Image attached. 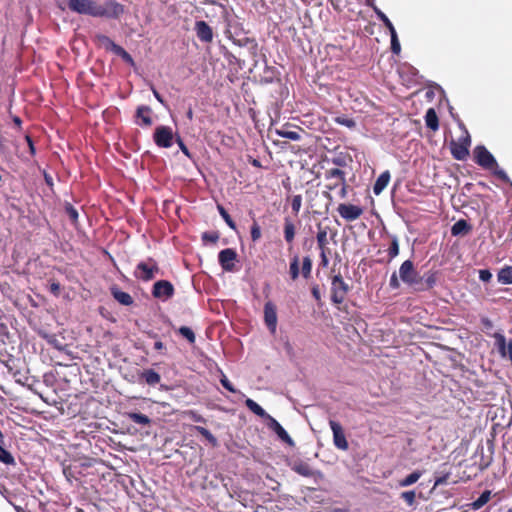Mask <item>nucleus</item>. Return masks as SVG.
<instances>
[{"instance_id":"7ed1b4c3","label":"nucleus","mask_w":512,"mask_h":512,"mask_svg":"<svg viewBox=\"0 0 512 512\" xmlns=\"http://www.w3.org/2000/svg\"><path fill=\"white\" fill-rule=\"evenodd\" d=\"M67 5L72 12L98 18L97 0H68Z\"/></svg>"},{"instance_id":"aec40b11","label":"nucleus","mask_w":512,"mask_h":512,"mask_svg":"<svg viewBox=\"0 0 512 512\" xmlns=\"http://www.w3.org/2000/svg\"><path fill=\"white\" fill-rule=\"evenodd\" d=\"M390 180V174L388 171H385L380 174L379 177L375 180L373 185V193L377 196L383 192V190L387 187Z\"/></svg>"},{"instance_id":"412c9836","label":"nucleus","mask_w":512,"mask_h":512,"mask_svg":"<svg viewBox=\"0 0 512 512\" xmlns=\"http://www.w3.org/2000/svg\"><path fill=\"white\" fill-rule=\"evenodd\" d=\"M111 293L115 300L124 306H131L133 304V298L130 294L119 290L117 287L111 289Z\"/></svg>"},{"instance_id":"20e7f679","label":"nucleus","mask_w":512,"mask_h":512,"mask_svg":"<svg viewBox=\"0 0 512 512\" xmlns=\"http://www.w3.org/2000/svg\"><path fill=\"white\" fill-rule=\"evenodd\" d=\"M158 272L159 267L157 262L153 258H148L136 265L134 276L142 281H150L156 277Z\"/></svg>"},{"instance_id":"3c124183","label":"nucleus","mask_w":512,"mask_h":512,"mask_svg":"<svg viewBox=\"0 0 512 512\" xmlns=\"http://www.w3.org/2000/svg\"><path fill=\"white\" fill-rule=\"evenodd\" d=\"M250 236H252L253 241H257L260 238L261 231L257 224H254L252 229H250Z\"/></svg>"},{"instance_id":"9b49d317","label":"nucleus","mask_w":512,"mask_h":512,"mask_svg":"<svg viewBox=\"0 0 512 512\" xmlns=\"http://www.w3.org/2000/svg\"><path fill=\"white\" fill-rule=\"evenodd\" d=\"M325 178L329 183L326 188L329 190H333L339 188L341 184L346 182L345 173L339 168H329L325 172Z\"/></svg>"},{"instance_id":"9d476101","label":"nucleus","mask_w":512,"mask_h":512,"mask_svg":"<svg viewBox=\"0 0 512 512\" xmlns=\"http://www.w3.org/2000/svg\"><path fill=\"white\" fill-rule=\"evenodd\" d=\"M338 213L346 221L352 222L363 214V209L355 204L341 203L338 206Z\"/></svg>"},{"instance_id":"69168bd1","label":"nucleus","mask_w":512,"mask_h":512,"mask_svg":"<svg viewBox=\"0 0 512 512\" xmlns=\"http://www.w3.org/2000/svg\"><path fill=\"white\" fill-rule=\"evenodd\" d=\"M154 347L157 350H162L164 348V344L161 341H156Z\"/></svg>"},{"instance_id":"cd10ccee","label":"nucleus","mask_w":512,"mask_h":512,"mask_svg":"<svg viewBox=\"0 0 512 512\" xmlns=\"http://www.w3.org/2000/svg\"><path fill=\"white\" fill-rule=\"evenodd\" d=\"M296 228L291 219L286 217L284 220V238L285 241L291 243L295 239Z\"/></svg>"},{"instance_id":"4c0bfd02","label":"nucleus","mask_w":512,"mask_h":512,"mask_svg":"<svg viewBox=\"0 0 512 512\" xmlns=\"http://www.w3.org/2000/svg\"><path fill=\"white\" fill-rule=\"evenodd\" d=\"M0 462H2L5 465H14L15 464V459H14V456L12 455V453L9 452L8 450L4 449L1 445H0Z\"/></svg>"},{"instance_id":"a18cd8bd","label":"nucleus","mask_w":512,"mask_h":512,"mask_svg":"<svg viewBox=\"0 0 512 512\" xmlns=\"http://www.w3.org/2000/svg\"><path fill=\"white\" fill-rule=\"evenodd\" d=\"M302 204V197L301 195H295L292 197L291 200V209L294 211L295 214H298L301 208Z\"/></svg>"},{"instance_id":"6ab92c4d","label":"nucleus","mask_w":512,"mask_h":512,"mask_svg":"<svg viewBox=\"0 0 512 512\" xmlns=\"http://www.w3.org/2000/svg\"><path fill=\"white\" fill-rule=\"evenodd\" d=\"M418 281H420V283L413 288L416 291H427L435 285L437 278L435 277V273L428 272L424 275V277H419Z\"/></svg>"},{"instance_id":"f257e3e1","label":"nucleus","mask_w":512,"mask_h":512,"mask_svg":"<svg viewBox=\"0 0 512 512\" xmlns=\"http://www.w3.org/2000/svg\"><path fill=\"white\" fill-rule=\"evenodd\" d=\"M474 162L485 170L490 171L503 182L512 184L510 177L501 169L494 155L482 145L476 146L473 150Z\"/></svg>"},{"instance_id":"a878e982","label":"nucleus","mask_w":512,"mask_h":512,"mask_svg":"<svg viewBox=\"0 0 512 512\" xmlns=\"http://www.w3.org/2000/svg\"><path fill=\"white\" fill-rule=\"evenodd\" d=\"M95 39L96 43L107 51L115 52V50L119 46L116 43H114V41H112L108 36L103 34L96 35Z\"/></svg>"},{"instance_id":"b1692460","label":"nucleus","mask_w":512,"mask_h":512,"mask_svg":"<svg viewBox=\"0 0 512 512\" xmlns=\"http://www.w3.org/2000/svg\"><path fill=\"white\" fill-rule=\"evenodd\" d=\"M245 405L248 409H250L254 414L257 416L269 420V417H272L270 414H268L264 409L255 401L252 399H246Z\"/></svg>"},{"instance_id":"ea45409f","label":"nucleus","mask_w":512,"mask_h":512,"mask_svg":"<svg viewBox=\"0 0 512 512\" xmlns=\"http://www.w3.org/2000/svg\"><path fill=\"white\" fill-rule=\"evenodd\" d=\"M178 333L185 337L190 344L195 342V333L187 326H182L178 329Z\"/></svg>"},{"instance_id":"bb28decb","label":"nucleus","mask_w":512,"mask_h":512,"mask_svg":"<svg viewBox=\"0 0 512 512\" xmlns=\"http://www.w3.org/2000/svg\"><path fill=\"white\" fill-rule=\"evenodd\" d=\"M318 232L316 235L317 245L319 250H325L328 244V228L322 227L320 224L317 225Z\"/></svg>"},{"instance_id":"603ef678","label":"nucleus","mask_w":512,"mask_h":512,"mask_svg":"<svg viewBox=\"0 0 512 512\" xmlns=\"http://www.w3.org/2000/svg\"><path fill=\"white\" fill-rule=\"evenodd\" d=\"M190 416H191V419L194 421V422H199V423H204L205 422V419L203 418L202 415H200L199 413L197 412H190Z\"/></svg>"},{"instance_id":"393cba45","label":"nucleus","mask_w":512,"mask_h":512,"mask_svg":"<svg viewBox=\"0 0 512 512\" xmlns=\"http://www.w3.org/2000/svg\"><path fill=\"white\" fill-rule=\"evenodd\" d=\"M471 226L465 219H459L451 228L453 236L465 235L470 232Z\"/></svg>"},{"instance_id":"a19ab883","label":"nucleus","mask_w":512,"mask_h":512,"mask_svg":"<svg viewBox=\"0 0 512 512\" xmlns=\"http://www.w3.org/2000/svg\"><path fill=\"white\" fill-rule=\"evenodd\" d=\"M276 133L278 136L280 137H286L290 140H294V141H297V140H300L301 139V136L298 132L296 131H291V130H276Z\"/></svg>"},{"instance_id":"052dcab7","label":"nucleus","mask_w":512,"mask_h":512,"mask_svg":"<svg viewBox=\"0 0 512 512\" xmlns=\"http://www.w3.org/2000/svg\"><path fill=\"white\" fill-rule=\"evenodd\" d=\"M331 162L337 166H343L345 164V161L341 157H336L331 160Z\"/></svg>"},{"instance_id":"49530a36","label":"nucleus","mask_w":512,"mask_h":512,"mask_svg":"<svg viewBox=\"0 0 512 512\" xmlns=\"http://www.w3.org/2000/svg\"><path fill=\"white\" fill-rule=\"evenodd\" d=\"M415 492L414 491H408L401 493V498L404 500L405 503L409 505H414L415 503Z\"/></svg>"},{"instance_id":"338daca9","label":"nucleus","mask_w":512,"mask_h":512,"mask_svg":"<svg viewBox=\"0 0 512 512\" xmlns=\"http://www.w3.org/2000/svg\"><path fill=\"white\" fill-rule=\"evenodd\" d=\"M153 94H154L155 98H156L160 103H163V99H162L161 95L158 93V91H156L155 89H153Z\"/></svg>"},{"instance_id":"13d9d810","label":"nucleus","mask_w":512,"mask_h":512,"mask_svg":"<svg viewBox=\"0 0 512 512\" xmlns=\"http://www.w3.org/2000/svg\"><path fill=\"white\" fill-rule=\"evenodd\" d=\"M340 188V191H339V195L342 199H344L346 197V194H347V187H346V182L344 184H341L339 186Z\"/></svg>"},{"instance_id":"72a5a7b5","label":"nucleus","mask_w":512,"mask_h":512,"mask_svg":"<svg viewBox=\"0 0 512 512\" xmlns=\"http://www.w3.org/2000/svg\"><path fill=\"white\" fill-rule=\"evenodd\" d=\"M390 246L387 250L389 261L393 260L395 257L399 255V240L397 236H391Z\"/></svg>"},{"instance_id":"09e8293b","label":"nucleus","mask_w":512,"mask_h":512,"mask_svg":"<svg viewBox=\"0 0 512 512\" xmlns=\"http://www.w3.org/2000/svg\"><path fill=\"white\" fill-rule=\"evenodd\" d=\"M220 383H221L222 387L225 388L226 390H228L232 393L236 392L235 388L231 385L230 381L228 380V378L225 375H222V377L220 379Z\"/></svg>"},{"instance_id":"5fc2aeb1","label":"nucleus","mask_w":512,"mask_h":512,"mask_svg":"<svg viewBox=\"0 0 512 512\" xmlns=\"http://www.w3.org/2000/svg\"><path fill=\"white\" fill-rule=\"evenodd\" d=\"M312 295L313 297L315 298L316 301H320V298H321V294H320V290H319V287L318 285H314L312 287Z\"/></svg>"},{"instance_id":"2eb2a0df","label":"nucleus","mask_w":512,"mask_h":512,"mask_svg":"<svg viewBox=\"0 0 512 512\" xmlns=\"http://www.w3.org/2000/svg\"><path fill=\"white\" fill-rule=\"evenodd\" d=\"M264 322H266L268 329L272 334L276 332L277 315L276 308L272 302H267L264 305Z\"/></svg>"},{"instance_id":"bf43d9fd","label":"nucleus","mask_w":512,"mask_h":512,"mask_svg":"<svg viewBox=\"0 0 512 512\" xmlns=\"http://www.w3.org/2000/svg\"><path fill=\"white\" fill-rule=\"evenodd\" d=\"M320 258H322V264L323 266H327L328 265V257L325 253V250H320Z\"/></svg>"},{"instance_id":"c9c22d12","label":"nucleus","mask_w":512,"mask_h":512,"mask_svg":"<svg viewBox=\"0 0 512 512\" xmlns=\"http://www.w3.org/2000/svg\"><path fill=\"white\" fill-rule=\"evenodd\" d=\"M194 431H197L202 437H204L213 446L217 445V438L212 433L209 432V429H206L203 426H196V427H194Z\"/></svg>"},{"instance_id":"0e129e2a","label":"nucleus","mask_w":512,"mask_h":512,"mask_svg":"<svg viewBox=\"0 0 512 512\" xmlns=\"http://www.w3.org/2000/svg\"><path fill=\"white\" fill-rule=\"evenodd\" d=\"M126 51L121 47V46H118L117 49L115 50V54L122 57V55L125 53Z\"/></svg>"},{"instance_id":"37998d69","label":"nucleus","mask_w":512,"mask_h":512,"mask_svg":"<svg viewBox=\"0 0 512 512\" xmlns=\"http://www.w3.org/2000/svg\"><path fill=\"white\" fill-rule=\"evenodd\" d=\"M218 212H219V215H221L222 219L225 220L227 225L229 227H231L232 229H235V223L231 219V217L228 214V212L226 211V209L224 207H222L221 205H218Z\"/></svg>"},{"instance_id":"6e6d98bb","label":"nucleus","mask_w":512,"mask_h":512,"mask_svg":"<svg viewBox=\"0 0 512 512\" xmlns=\"http://www.w3.org/2000/svg\"><path fill=\"white\" fill-rule=\"evenodd\" d=\"M59 291H60V284L57 282H52L50 284V292L53 293L54 295H58Z\"/></svg>"},{"instance_id":"f704fd0d","label":"nucleus","mask_w":512,"mask_h":512,"mask_svg":"<svg viewBox=\"0 0 512 512\" xmlns=\"http://www.w3.org/2000/svg\"><path fill=\"white\" fill-rule=\"evenodd\" d=\"M312 267H313V263H312V259L310 258V256L303 257L301 274L304 279L310 278L311 272H312Z\"/></svg>"},{"instance_id":"ddd939ff","label":"nucleus","mask_w":512,"mask_h":512,"mask_svg":"<svg viewBox=\"0 0 512 512\" xmlns=\"http://www.w3.org/2000/svg\"><path fill=\"white\" fill-rule=\"evenodd\" d=\"M235 259H236V253L231 248L221 250L218 254V261H219L221 268L228 272H231L234 270Z\"/></svg>"},{"instance_id":"4d7b16f0","label":"nucleus","mask_w":512,"mask_h":512,"mask_svg":"<svg viewBox=\"0 0 512 512\" xmlns=\"http://www.w3.org/2000/svg\"><path fill=\"white\" fill-rule=\"evenodd\" d=\"M334 119L338 124L345 125L348 127L351 126V124H352L351 121L346 118L335 117Z\"/></svg>"},{"instance_id":"423d86ee","label":"nucleus","mask_w":512,"mask_h":512,"mask_svg":"<svg viewBox=\"0 0 512 512\" xmlns=\"http://www.w3.org/2000/svg\"><path fill=\"white\" fill-rule=\"evenodd\" d=\"M124 13V6L115 0H106L98 5V17L118 19Z\"/></svg>"},{"instance_id":"f03ea898","label":"nucleus","mask_w":512,"mask_h":512,"mask_svg":"<svg viewBox=\"0 0 512 512\" xmlns=\"http://www.w3.org/2000/svg\"><path fill=\"white\" fill-rule=\"evenodd\" d=\"M448 143H450L451 154L455 160H467L471 147V136L468 130H460L459 135L451 136Z\"/></svg>"},{"instance_id":"0eeeda50","label":"nucleus","mask_w":512,"mask_h":512,"mask_svg":"<svg viewBox=\"0 0 512 512\" xmlns=\"http://www.w3.org/2000/svg\"><path fill=\"white\" fill-rule=\"evenodd\" d=\"M399 278L402 282L412 287L420 283V280H418V273L416 272L414 264L411 260H405L401 264L399 268Z\"/></svg>"},{"instance_id":"680f3d73","label":"nucleus","mask_w":512,"mask_h":512,"mask_svg":"<svg viewBox=\"0 0 512 512\" xmlns=\"http://www.w3.org/2000/svg\"><path fill=\"white\" fill-rule=\"evenodd\" d=\"M125 62H127L128 64H131L133 65L134 64V61L132 59V57L130 56V54H128L127 52H125L122 57H121Z\"/></svg>"},{"instance_id":"79ce46f5","label":"nucleus","mask_w":512,"mask_h":512,"mask_svg":"<svg viewBox=\"0 0 512 512\" xmlns=\"http://www.w3.org/2000/svg\"><path fill=\"white\" fill-rule=\"evenodd\" d=\"M391 36V50L394 54H399L401 51L400 42L398 40V36L396 31L390 32Z\"/></svg>"},{"instance_id":"864d4df0","label":"nucleus","mask_w":512,"mask_h":512,"mask_svg":"<svg viewBox=\"0 0 512 512\" xmlns=\"http://www.w3.org/2000/svg\"><path fill=\"white\" fill-rule=\"evenodd\" d=\"M176 141H177L178 146H180V148L182 149L183 153L185 155L189 156L188 148L185 146V144L180 136L176 137Z\"/></svg>"},{"instance_id":"e2e57ef3","label":"nucleus","mask_w":512,"mask_h":512,"mask_svg":"<svg viewBox=\"0 0 512 512\" xmlns=\"http://www.w3.org/2000/svg\"><path fill=\"white\" fill-rule=\"evenodd\" d=\"M26 139H27V142L29 144V148H30L31 154H34L35 153V148H34V145H33L31 137L30 136H26Z\"/></svg>"},{"instance_id":"2f4dec72","label":"nucleus","mask_w":512,"mask_h":512,"mask_svg":"<svg viewBox=\"0 0 512 512\" xmlns=\"http://www.w3.org/2000/svg\"><path fill=\"white\" fill-rule=\"evenodd\" d=\"M422 475H423L422 472L414 471L410 475L402 478L399 481V486L400 487H409V486L413 485L415 482H417V480H419Z\"/></svg>"},{"instance_id":"c85d7f7f","label":"nucleus","mask_w":512,"mask_h":512,"mask_svg":"<svg viewBox=\"0 0 512 512\" xmlns=\"http://www.w3.org/2000/svg\"><path fill=\"white\" fill-rule=\"evenodd\" d=\"M127 416L135 424H139L141 426H148L151 422L150 418L147 415L139 412H128Z\"/></svg>"},{"instance_id":"473e14b6","label":"nucleus","mask_w":512,"mask_h":512,"mask_svg":"<svg viewBox=\"0 0 512 512\" xmlns=\"http://www.w3.org/2000/svg\"><path fill=\"white\" fill-rule=\"evenodd\" d=\"M498 281L502 284H511L512 283V267L506 266L499 270L498 272Z\"/></svg>"},{"instance_id":"58836bf2","label":"nucleus","mask_w":512,"mask_h":512,"mask_svg":"<svg viewBox=\"0 0 512 512\" xmlns=\"http://www.w3.org/2000/svg\"><path fill=\"white\" fill-rule=\"evenodd\" d=\"M489 499H490V492L489 491L482 492V494L479 496V498L472 503V508L475 510L480 509L481 507H483L484 505H486L488 503Z\"/></svg>"},{"instance_id":"c03bdc74","label":"nucleus","mask_w":512,"mask_h":512,"mask_svg":"<svg viewBox=\"0 0 512 512\" xmlns=\"http://www.w3.org/2000/svg\"><path fill=\"white\" fill-rule=\"evenodd\" d=\"M65 213L69 216L71 221L75 223L78 219V212L77 210L71 205L70 203H66L65 205Z\"/></svg>"},{"instance_id":"a211bd4d","label":"nucleus","mask_w":512,"mask_h":512,"mask_svg":"<svg viewBox=\"0 0 512 512\" xmlns=\"http://www.w3.org/2000/svg\"><path fill=\"white\" fill-rule=\"evenodd\" d=\"M195 31L197 37L206 43H209L213 39V31L211 27L205 21H197L195 24Z\"/></svg>"},{"instance_id":"1a4fd4ad","label":"nucleus","mask_w":512,"mask_h":512,"mask_svg":"<svg viewBox=\"0 0 512 512\" xmlns=\"http://www.w3.org/2000/svg\"><path fill=\"white\" fill-rule=\"evenodd\" d=\"M153 295L166 301L174 295V287L169 280H158L153 286Z\"/></svg>"},{"instance_id":"f8f14e48","label":"nucleus","mask_w":512,"mask_h":512,"mask_svg":"<svg viewBox=\"0 0 512 512\" xmlns=\"http://www.w3.org/2000/svg\"><path fill=\"white\" fill-rule=\"evenodd\" d=\"M496 341V347L498 352L502 358H509L512 362V340L507 342L503 333H495L494 335Z\"/></svg>"},{"instance_id":"f3484780","label":"nucleus","mask_w":512,"mask_h":512,"mask_svg":"<svg viewBox=\"0 0 512 512\" xmlns=\"http://www.w3.org/2000/svg\"><path fill=\"white\" fill-rule=\"evenodd\" d=\"M292 471H295L297 474L303 477H315L320 476V473L314 470L309 464L303 461H295L291 464Z\"/></svg>"},{"instance_id":"6e6552de","label":"nucleus","mask_w":512,"mask_h":512,"mask_svg":"<svg viewBox=\"0 0 512 512\" xmlns=\"http://www.w3.org/2000/svg\"><path fill=\"white\" fill-rule=\"evenodd\" d=\"M329 426L332 431L334 446L339 450L346 451L348 449V442L346 440L343 428L340 425V423L330 420Z\"/></svg>"},{"instance_id":"4be33fe9","label":"nucleus","mask_w":512,"mask_h":512,"mask_svg":"<svg viewBox=\"0 0 512 512\" xmlns=\"http://www.w3.org/2000/svg\"><path fill=\"white\" fill-rule=\"evenodd\" d=\"M141 378L148 386H156L161 380L160 374L153 369H146L142 371Z\"/></svg>"},{"instance_id":"c756f323","label":"nucleus","mask_w":512,"mask_h":512,"mask_svg":"<svg viewBox=\"0 0 512 512\" xmlns=\"http://www.w3.org/2000/svg\"><path fill=\"white\" fill-rule=\"evenodd\" d=\"M427 128H438V116L434 108H429L425 114Z\"/></svg>"},{"instance_id":"8fccbe9b","label":"nucleus","mask_w":512,"mask_h":512,"mask_svg":"<svg viewBox=\"0 0 512 512\" xmlns=\"http://www.w3.org/2000/svg\"><path fill=\"white\" fill-rule=\"evenodd\" d=\"M493 277V274L488 269H481L479 271V279L487 282Z\"/></svg>"},{"instance_id":"4468645a","label":"nucleus","mask_w":512,"mask_h":512,"mask_svg":"<svg viewBox=\"0 0 512 512\" xmlns=\"http://www.w3.org/2000/svg\"><path fill=\"white\" fill-rule=\"evenodd\" d=\"M268 427L276 434L278 439L284 441L290 447L295 446V441L292 440L285 428L275 418L269 417Z\"/></svg>"},{"instance_id":"dca6fc26","label":"nucleus","mask_w":512,"mask_h":512,"mask_svg":"<svg viewBox=\"0 0 512 512\" xmlns=\"http://www.w3.org/2000/svg\"><path fill=\"white\" fill-rule=\"evenodd\" d=\"M154 140L159 147L170 148L173 144L174 135L172 130H156Z\"/></svg>"},{"instance_id":"e433bc0d","label":"nucleus","mask_w":512,"mask_h":512,"mask_svg":"<svg viewBox=\"0 0 512 512\" xmlns=\"http://www.w3.org/2000/svg\"><path fill=\"white\" fill-rule=\"evenodd\" d=\"M374 12L377 15L378 19L383 22V24L387 27L389 32L396 31L392 22L386 16L384 12H382L378 7H374Z\"/></svg>"},{"instance_id":"5701e85b","label":"nucleus","mask_w":512,"mask_h":512,"mask_svg":"<svg viewBox=\"0 0 512 512\" xmlns=\"http://www.w3.org/2000/svg\"><path fill=\"white\" fill-rule=\"evenodd\" d=\"M137 121L139 125H151L152 124V111L148 107H140L137 110Z\"/></svg>"},{"instance_id":"774afa93","label":"nucleus","mask_w":512,"mask_h":512,"mask_svg":"<svg viewBox=\"0 0 512 512\" xmlns=\"http://www.w3.org/2000/svg\"><path fill=\"white\" fill-rule=\"evenodd\" d=\"M13 122L17 126H20L22 124L21 118L19 116H14L13 117Z\"/></svg>"},{"instance_id":"39448f33","label":"nucleus","mask_w":512,"mask_h":512,"mask_svg":"<svg viewBox=\"0 0 512 512\" xmlns=\"http://www.w3.org/2000/svg\"><path fill=\"white\" fill-rule=\"evenodd\" d=\"M349 290V286L343 281L340 274L334 275L331 280V301L340 305L344 302L345 295Z\"/></svg>"},{"instance_id":"de8ad7c7","label":"nucleus","mask_w":512,"mask_h":512,"mask_svg":"<svg viewBox=\"0 0 512 512\" xmlns=\"http://www.w3.org/2000/svg\"><path fill=\"white\" fill-rule=\"evenodd\" d=\"M389 286L391 289H398L400 287L399 277L396 272L391 274L389 279Z\"/></svg>"},{"instance_id":"7c9ffc66","label":"nucleus","mask_w":512,"mask_h":512,"mask_svg":"<svg viewBox=\"0 0 512 512\" xmlns=\"http://www.w3.org/2000/svg\"><path fill=\"white\" fill-rule=\"evenodd\" d=\"M300 274L299 270V256L294 255L291 258L290 264H289V275L291 280H297Z\"/></svg>"}]
</instances>
